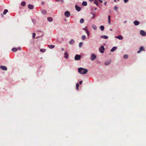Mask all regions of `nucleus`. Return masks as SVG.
Returning <instances> with one entry per match:
<instances>
[{
  "mask_svg": "<svg viewBox=\"0 0 146 146\" xmlns=\"http://www.w3.org/2000/svg\"><path fill=\"white\" fill-rule=\"evenodd\" d=\"M78 70L79 72L82 74H85L87 73L88 72V70L87 69L82 68H79Z\"/></svg>",
  "mask_w": 146,
  "mask_h": 146,
  "instance_id": "1",
  "label": "nucleus"
},
{
  "mask_svg": "<svg viewBox=\"0 0 146 146\" xmlns=\"http://www.w3.org/2000/svg\"><path fill=\"white\" fill-rule=\"evenodd\" d=\"M81 57V55L76 54L75 56L74 59L76 60H78L80 59Z\"/></svg>",
  "mask_w": 146,
  "mask_h": 146,
  "instance_id": "2",
  "label": "nucleus"
},
{
  "mask_svg": "<svg viewBox=\"0 0 146 146\" xmlns=\"http://www.w3.org/2000/svg\"><path fill=\"white\" fill-rule=\"evenodd\" d=\"M96 58V56L94 54H91L90 57V59L92 60H94Z\"/></svg>",
  "mask_w": 146,
  "mask_h": 146,
  "instance_id": "3",
  "label": "nucleus"
},
{
  "mask_svg": "<svg viewBox=\"0 0 146 146\" xmlns=\"http://www.w3.org/2000/svg\"><path fill=\"white\" fill-rule=\"evenodd\" d=\"M145 50L144 48V47L143 46H141L140 47L139 50L137 51V53H139L141 51H145Z\"/></svg>",
  "mask_w": 146,
  "mask_h": 146,
  "instance_id": "4",
  "label": "nucleus"
},
{
  "mask_svg": "<svg viewBox=\"0 0 146 146\" xmlns=\"http://www.w3.org/2000/svg\"><path fill=\"white\" fill-rule=\"evenodd\" d=\"M104 46H101L100 48H99V50L100 52L102 53L104 52Z\"/></svg>",
  "mask_w": 146,
  "mask_h": 146,
  "instance_id": "5",
  "label": "nucleus"
},
{
  "mask_svg": "<svg viewBox=\"0 0 146 146\" xmlns=\"http://www.w3.org/2000/svg\"><path fill=\"white\" fill-rule=\"evenodd\" d=\"M140 35L143 36H144L146 35L145 32L143 30H141L140 31Z\"/></svg>",
  "mask_w": 146,
  "mask_h": 146,
  "instance_id": "6",
  "label": "nucleus"
},
{
  "mask_svg": "<svg viewBox=\"0 0 146 146\" xmlns=\"http://www.w3.org/2000/svg\"><path fill=\"white\" fill-rule=\"evenodd\" d=\"M64 15L68 17L70 16V13L69 11H66L64 13Z\"/></svg>",
  "mask_w": 146,
  "mask_h": 146,
  "instance_id": "7",
  "label": "nucleus"
},
{
  "mask_svg": "<svg viewBox=\"0 0 146 146\" xmlns=\"http://www.w3.org/2000/svg\"><path fill=\"white\" fill-rule=\"evenodd\" d=\"M0 68L1 69L3 70H7V68L5 66H0Z\"/></svg>",
  "mask_w": 146,
  "mask_h": 146,
  "instance_id": "8",
  "label": "nucleus"
},
{
  "mask_svg": "<svg viewBox=\"0 0 146 146\" xmlns=\"http://www.w3.org/2000/svg\"><path fill=\"white\" fill-rule=\"evenodd\" d=\"M91 14L92 15V16H91V18L92 19H93L94 18L96 15V13L95 12H91Z\"/></svg>",
  "mask_w": 146,
  "mask_h": 146,
  "instance_id": "9",
  "label": "nucleus"
},
{
  "mask_svg": "<svg viewBox=\"0 0 146 146\" xmlns=\"http://www.w3.org/2000/svg\"><path fill=\"white\" fill-rule=\"evenodd\" d=\"M75 8L76 10L78 11H79L81 10V8L77 5H75Z\"/></svg>",
  "mask_w": 146,
  "mask_h": 146,
  "instance_id": "10",
  "label": "nucleus"
},
{
  "mask_svg": "<svg viewBox=\"0 0 146 146\" xmlns=\"http://www.w3.org/2000/svg\"><path fill=\"white\" fill-rule=\"evenodd\" d=\"M111 61L110 60L107 61L105 62V65H108L110 64L111 63Z\"/></svg>",
  "mask_w": 146,
  "mask_h": 146,
  "instance_id": "11",
  "label": "nucleus"
},
{
  "mask_svg": "<svg viewBox=\"0 0 146 146\" xmlns=\"http://www.w3.org/2000/svg\"><path fill=\"white\" fill-rule=\"evenodd\" d=\"M115 38H118L119 40H122L123 38V36L121 35H119L118 36H116Z\"/></svg>",
  "mask_w": 146,
  "mask_h": 146,
  "instance_id": "12",
  "label": "nucleus"
},
{
  "mask_svg": "<svg viewBox=\"0 0 146 146\" xmlns=\"http://www.w3.org/2000/svg\"><path fill=\"white\" fill-rule=\"evenodd\" d=\"M28 8L30 9H33L34 8V6L33 5L29 4L28 5Z\"/></svg>",
  "mask_w": 146,
  "mask_h": 146,
  "instance_id": "13",
  "label": "nucleus"
},
{
  "mask_svg": "<svg viewBox=\"0 0 146 146\" xmlns=\"http://www.w3.org/2000/svg\"><path fill=\"white\" fill-rule=\"evenodd\" d=\"M134 23L135 25H137L139 24V22L137 21H135L134 22Z\"/></svg>",
  "mask_w": 146,
  "mask_h": 146,
  "instance_id": "14",
  "label": "nucleus"
},
{
  "mask_svg": "<svg viewBox=\"0 0 146 146\" xmlns=\"http://www.w3.org/2000/svg\"><path fill=\"white\" fill-rule=\"evenodd\" d=\"M117 49V47L114 46L113 47L111 50L110 51L111 52H113L115 50Z\"/></svg>",
  "mask_w": 146,
  "mask_h": 146,
  "instance_id": "15",
  "label": "nucleus"
},
{
  "mask_svg": "<svg viewBox=\"0 0 146 146\" xmlns=\"http://www.w3.org/2000/svg\"><path fill=\"white\" fill-rule=\"evenodd\" d=\"M101 37L102 38H104L105 39H107L108 38V36L106 35H102Z\"/></svg>",
  "mask_w": 146,
  "mask_h": 146,
  "instance_id": "16",
  "label": "nucleus"
},
{
  "mask_svg": "<svg viewBox=\"0 0 146 146\" xmlns=\"http://www.w3.org/2000/svg\"><path fill=\"white\" fill-rule=\"evenodd\" d=\"M47 20L49 22H51L53 21V19L51 17H48L47 18Z\"/></svg>",
  "mask_w": 146,
  "mask_h": 146,
  "instance_id": "17",
  "label": "nucleus"
},
{
  "mask_svg": "<svg viewBox=\"0 0 146 146\" xmlns=\"http://www.w3.org/2000/svg\"><path fill=\"white\" fill-rule=\"evenodd\" d=\"M41 12L42 14L43 15H45L46 14V11L44 9L41 10Z\"/></svg>",
  "mask_w": 146,
  "mask_h": 146,
  "instance_id": "18",
  "label": "nucleus"
},
{
  "mask_svg": "<svg viewBox=\"0 0 146 146\" xmlns=\"http://www.w3.org/2000/svg\"><path fill=\"white\" fill-rule=\"evenodd\" d=\"M68 55L66 52H65L64 53V57L66 58H68Z\"/></svg>",
  "mask_w": 146,
  "mask_h": 146,
  "instance_id": "19",
  "label": "nucleus"
},
{
  "mask_svg": "<svg viewBox=\"0 0 146 146\" xmlns=\"http://www.w3.org/2000/svg\"><path fill=\"white\" fill-rule=\"evenodd\" d=\"M48 46L51 49H52L55 47V46L54 45H48Z\"/></svg>",
  "mask_w": 146,
  "mask_h": 146,
  "instance_id": "20",
  "label": "nucleus"
},
{
  "mask_svg": "<svg viewBox=\"0 0 146 146\" xmlns=\"http://www.w3.org/2000/svg\"><path fill=\"white\" fill-rule=\"evenodd\" d=\"M87 3L86 1H84L82 3V5L83 6H86L87 5Z\"/></svg>",
  "mask_w": 146,
  "mask_h": 146,
  "instance_id": "21",
  "label": "nucleus"
},
{
  "mask_svg": "<svg viewBox=\"0 0 146 146\" xmlns=\"http://www.w3.org/2000/svg\"><path fill=\"white\" fill-rule=\"evenodd\" d=\"M108 23L110 25L111 24V20H110V15H109L108 16Z\"/></svg>",
  "mask_w": 146,
  "mask_h": 146,
  "instance_id": "22",
  "label": "nucleus"
},
{
  "mask_svg": "<svg viewBox=\"0 0 146 146\" xmlns=\"http://www.w3.org/2000/svg\"><path fill=\"white\" fill-rule=\"evenodd\" d=\"M74 42V41L73 39H71V41L69 42V44H73Z\"/></svg>",
  "mask_w": 146,
  "mask_h": 146,
  "instance_id": "23",
  "label": "nucleus"
},
{
  "mask_svg": "<svg viewBox=\"0 0 146 146\" xmlns=\"http://www.w3.org/2000/svg\"><path fill=\"white\" fill-rule=\"evenodd\" d=\"M92 27L94 30H96L97 29V27L95 25H92Z\"/></svg>",
  "mask_w": 146,
  "mask_h": 146,
  "instance_id": "24",
  "label": "nucleus"
},
{
  "mask_svg": "<svg viewBox=\"0 0 146 146\" xmlns=\"http://www.w3.org/2000/svg\"><path fill=\"white\" fill-rule=\"evenodd\" d=\"M8 12V10L7 9H5L3 12V14H4V15H5L6 13Z\"/></svg>",
  "mask_w": 146,
  "mask_h": 146,
  "instance_id": "25",
  "label": "nucleus"
},
{
  "mask_svg": "<svg viewBox=\"0 0 146 146\" xmlns=\"http://www.w3.org/2000/svg\"><path fill=\"white\" fill-rule=\"evenodd\" d=\"M12 51H13V52H16L17 50V49L16 48H13L12 49Z\"/></svg>",
  "mask_w": 146,
  "mask_h": 146,
  "instance_id": "26",
  "label": "nucleus"
},
{
  "mask_svg": "<svg viewBox=\"0 0 146 146\" xmlns=\"http://www.w3.org/2000/svg\"><path fill=\"white\" fill-rule=\"evenodd\" d=\"M100 29L102 31H103L104 30V27L102 25L100 27Z\"/></svg>",
  "mask_w": 146,
  "mask_h": 146,
  "instance_id": "27",
  "label": "nucleus"
},
{
  "mask_svg": "<svg viewBox=\"0 0 146 146\" xmlns=\"http://www.w3.org/2000/svg\"><path fill=\"white\" fill-rule=\"evenodd\" d=\"M26 5V3L25 1L22 2L21 3V5L22 6H25Z\"/></svg>",
  "mask_w": 146,
  "mask_h": 146,
  "instance_id": "28",
  "label": "nucleus"
},
{
  "mask_svg": "<svg viewBox=\"0 0 146 146\" xmlns=\"http://www.w3.org/2000/svg\"><path fill=\"white\" fill-rule=\"evenodd\" d=\"M84 20L82 18L80 19V22L81 23H82L84 22Z\"/></svg>",
  "mask_w": 146,
  "mask_h": 146,
  "instance_id": "29",
  "label": "nucleus"
},
{
  "mask_svg": "<svg viewBox=\"0 0 146 146\" xmlns=\"http://www.w3.org/2000/svg\"><path fill=\"white\" fill-rule=\"evenodd\" d=\"M40 51L42 52H45V49H40Z\"/></svg>",
  "mask_w": 146,
  "mask_h": 146,
  "instance_id": "30",
  "label": "nucleus"
},
{
  "mask_svg": "<svg viewBox=\"0 0 146 146\" xmlns=\"http://www.w3.org/2000/svg\"><path fill=\"white\" fill-rule=\"evenodd\" d=\"M86 38V37L84 35H83L82 36V39L83 40H84Z\"/></svg>",
  "mask_w": 146,
  "mask_h": 146,
  "instance_id": "31",
  "label": "nucleus"
},
{
  "mask_svg": "<svg viewBox=\"0 0 146 146\" xmlns=\"http://www.w3.org/2000/svg\"><path fill=\"white\" fill-rule=\"evenodd\" d=\"M83 44V43L82 42H80L79 43V46L80 47H82Z\"/></svg>",
  "mask_w": 146,
  "mask_h": 146,
  "instance_id": "32",
  "label": "nucleus"
},
{
  "mask_svg": "<svg viewBox=\"0 0 146 146\" xmlns=\"http://www.w3.org/2000/svg\"><path fill=\"white\" fill-rule=\"evenodd\" d=\"M79 86V84L78 83H77L76 84V88L77 90H78V87Z\"/></svg>",
  "mask_w": 146,
  "mask_h": 146,
  "instance_id": "33",
  "label": "nucleus"
},
{
  "mask_svg": "<svg viewBox=\"0 0 146 146\" xmlns=\"http://www.w3.org/2000/svg\"><path fill=\"white\" fill-rule=\"evenodd\" d=\"M123 57L124 58H127L128 57V56L127 55H124Z\"/></svg>",
  "mask_w": 146,
  "mask_h": 146,
  "instance_id": "34",
  "label": "nucleus"
},
{
  "mask_svg": "<svg viewBox=\"0 0 146 146\" xmlns=\"http://www.w3.org/2000/svg\"><path fill=\"white\" fill-rule=\"evenodd\" d=\"M32 21L34 24H35L36 23V20L35 19H32Z\"/></svg>",
  "mask_w": 146,
  "mask_h": 146,
  "instance_id": "35",
  "label": "nucleus"
},
{
  "mask_svg": "<svg viewBox=\"0 0 146 146\" xmlns=\"http://www.w3.org/2000/svg\"><path fill=\"white\" fill-rule=\"evenodd\" d=\"M35 36V33H33V38H34Z\"/></svg>",
  "mask_w": 146,
  "mask_h": 146,
  "instance_id": "36",
  "label": "nucleus"
},
{
  "mask_svg": "<svg viewBox=\"0 0 146 146\" xmlns=\"http://www.w3.org/2000/svg\"><path fill=\"white\" fill-rule=\"evenodd\" d=\"M94 4H96L97 6H98V3L96 1H94Z\"/></svg>",
  "mask_w": 146,
  "mask_h": 146,
  "instance_id": "37",
  "label": "nucleus"
},
{
  "mask_svg": "<svg viewBox=\"0 0 146 146\" xmlns=\"http://www.w3.org/2000/svg\"><path fill=\"white\" fill-rule=\"evenodd\" d=\"M83 30H84V31H86V32H87V31H88L87 30V28H86V27L85 28H83Z\"/></svg>",
  "mask_w": 146,
  "mask_h": 146,
  "instance_id": "38",
  "label": "nucleus"
},
{
  "mask_svg": "<svg viewBox=\"0 0 146 146\" xmlns=\"http://www.w3.org/2000/svg\"><path fill=\"white\" fill-rule=\"evenodd\" d=\"M118 9V7L117 6H115L114 7V9L116 11L117 10V9Z\"/></svg>",
  "mask_w": 146,
  "mask_h": 146,
  "instance_id": "39",
  "label": "nucleus"
},
{
  "mask_svg": "<svg viewBox=\"0 0 146 146\" xmlns=\"http://www.w3.org/2000/svg\"><path fill=\"white\" fill-rule=\"evenodd\" d=\"M45 3L44 2H42L41 3V5H44L45 4Z\"/></svg>",
  "mask_w": 146,
  "mask_h": 146,
  "instance_id": "40",
  "label": "nucleus"
},
{
  "mask_svg": "<svg viewBox=\"0 0 146 146\" xmlns=\"http://www.w3.org/2000/svg\"><path fill=\"white\" fill-rule=\"evenodd\" d=\"M128 1V0H124V2L125 3L127 2Z\"/></svg>",
  "mask_w": 146,
  "mask_h": 146,
  "instance_id": "41",
  "label": "nucleus"
},
{
  "mask_svg": "<svg viewBox=\"0 0 146 146\" xmlns=\"http://www.w3.org/2000/svg\"><path fill=\"white\" fill-rule=\"evenodd\" d=\"M86 33L87 34L88 36H89V33L88 31H87V32H86Z\"/></svg>",
  "mask_w": 146,
  "mask_h": 146,
  "instance_id": "42",
  "label": "nucleus"
},
{
  "mask_svg": "<svg viewBox=\"0 0 146 146\" xmlns=\"http://www.w3.org/2000/svg\"><path fill=\"white\" fill-rule=\"evenodd\" d=\"M100 2V3H102V0H98Z\"/></svg>",
  "mask_w": 146,
  "mask_h": 146,
  "instance_id": "43",
  "label": "nucleus"
},
{
  "mask_svg": "<svg viewBox=\"0 0 146 146\" xmlns=\"http://www.w3.org/2000/svg\"><path fill=\"white\" fill-rule=\"evenodd\" d=\"M82 81H80L79 82V83L80 84H82Z\"/></svg>",
  "mask_w": 146,
  "mask_h": 146,
  "instance_id": "44",
  "label": "nucleus"
},
{
  "mask_svg": "<svg viewBox=\"0 0 146 146\" xmlns=\"http://www.w3.org/2000/svg\"><path fill=\"white\" fill-rule=\"evenodd\" d=\"M60 1L62 3H63L64 2L63 0H60Z\"/></svg>",
  "mask_w": 146,
  "mask_h": 146,
  "instance_id": "45",
  "label": "nucleus"
},
{
  "mask_svg": "<svg viewBox=\"0 0 146 146\" xmlns=\"http://www.w3.org/2000/svg\"><path fill=\"white\" fill-rule=\"evenodd\" d=\"M107 4V2H105L104 3V4L105 5H106Z\"/></svg>",
  "mask_w": 146,
  "mask_h": 146,
  "instance_id": "46",
  "label": "nucleus"
},
{
  "mask_svg": "<svg viewBox=\"0 0 146 146\" xmlns=\"http://www.w3.org/2000/svg\"><path fill=\"white\" fill-rule=\"evenodd\" d=\"M60 0H55V1L56 2H59Z\"/></svg>",
  "mask_w": 146,
  "mask_h": 146,
  "instance_id": "47",
  "label": "nucleus"
},
{
  "mask_svg": "<svg viewBox=\"0 0 146 146\" xmlns=\"http://www.w3.org/2000/svg\"><path fill=\"white\" fill-rule=\"evenodd\" d=\"M61 50L62 51H64V48H61Z\"/></svg>",
  "mask_w": 146,
  "mask_h": 146,
  "instance_id": "48",
  "label": "nucleus"
},
{
  "mask_svg": "<svg viewBox=\"0 0 146 146\" xmlns=\"http://www.w3.org/2000/svg\"><path fill=\"white\" fill-rule=\"evenodd\" d=\"M18 50H21V48H18Z\"/></svg>",
  "mask_w": 146,
  "mask_h": 146,
  "instance_id": "49",
  "label": "nucleus"
},
{
  "mask_svg": "<svg viewBox=\"0 0 146 146\" xmlns=\"http://www.w3.org/2000/svg\"><path fill=\"white\" fill-rule=\"evenodd\" d=\"M93 0H89V1H90V2H92L93 1Z\"/></svg>",
  "mask_w": 146,
  "mask_h": 146,
  "instance_id": "50",
  "label": "nucleus"
},
{
  "mask_svg": "<svg viewBox=\"0 0 146 146\" xmlns=\"http://www.w3.org/2000/svg\"><path fill=\"white\" fill-rule=\"evenodd\" d=\"M110 31H112L113 30L112 29H110Z\"/></svg>",
  "mask_w": 146,
  "mask_h": 146,
  "instance_id": "51",
  "label": "nucleus"
},
{
  "mask_svg": "<svg viewBox=\"0 0 146 146\" xmlns=\"http://www.w3.org/2000/svg\"><path fill=\"white\" fill-rule=\"evenodd\" d=\"M116 0H114V1L115 2H116ZM118 1H119V0H117Z\"/></svg>",
  "mask_w": 146,
  "mask_h": 146,
  "instance_id": "52",
  "label": "nucleus"
},
{
  "mask_svg": "<svg viewBox=\"0 0 146 146\" xmlns=\"http://www.w3.org/2000/svg\"><path fill=\"white\" fill-rule=\"evenodd\" d=\"M97 9V8H96L95 9V10H96Z\"/></svg>",
  "mask_w": 146,
  "mask_h": 146,
  "instance_id": "53",
  "label": "nucleus"
}]
</instances>
